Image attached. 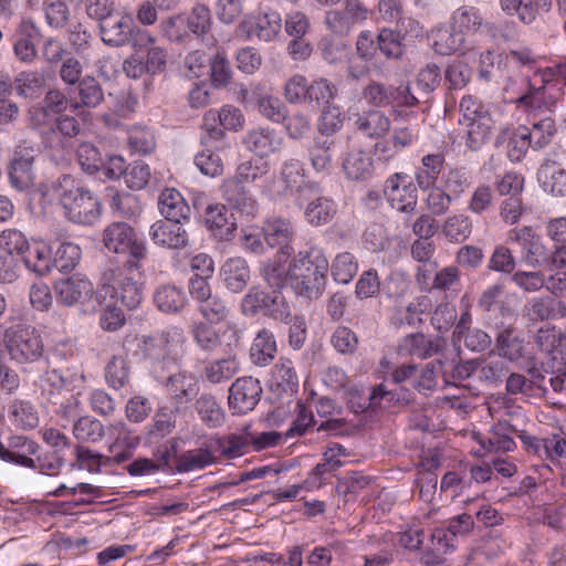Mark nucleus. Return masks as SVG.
Here are the masks:
<instances>
[{
    "instance_id": "obj_46",
    "label": "nucleus",
    "mask_w": 566,
    "mask_h": 566,
    "mask_svg": "<svg viewBox=\"0 0 566 566\" xmlns=\"http://www.w3.org/2000/svg\"><path fill=\"white\" fill-rule=\"evenodd\" d=\"M269 168L266 160L252 158L238 166L233 180L241 185L259 182L269 174Z\"/></svg>"
},
{
    "instance_id": "obj_56",
    "label": "nucleus",
    "mask_w": 566,
    "mask_h": 566,
    "mask_svg": "<svg viewBox=\"0 0 566 566\" xmlns=\"http://www.w3.org/2000/svg\"><path fill=\"white\" fill-rule=\"evenodd\" d=\"M159 28L164 36L171 42L185 43L189 40V31L186 25L185 14H176L163 19Z\"/></svg>"
},
{
    "instance_id": "obj_7",
    "label": "nucleus",
    "mask_w": 566,
    "mask_h": 566,
    "mask_svg": "<svg viewBox=\"0 0 566 566\" xmlns=\"http://www.w3.org/2000/svg\"><path fill=\"white\" fill-rule=\"evenodd\" d=\"M369 9L360 0H345L343 9L329 10L324 22L334 34L347 35L352 29L369 18Z\"/></svg>"
},
{
    "instance_id": "obj_57",
    "label": "nucleus",
    "mask_w": 566,
    "mask_h": 566,
    "mask_svg": "<svg viewBox=\"0 0 566 566\" xmlns=\"http://www.w3.org/2000/svg\"><path fill=\"white\" fill-rule=\"evenodd\" d=\"M208 120L218 122L224 129L230 130H238L244 124L242 112L231 105H226L220 111H208Z\"/></svg>"
},
{
    "instance_id": "obj_50",
    "label": "nucleus",
    "mask_w": 566,
    "mask_h": 566,
    "mask_svg": "<svg viewBox=\"0 0 566 566\" xmlns=\"http://www.w3.org/2000/svg\"><path fill=\"white\" fill-rule=\"evenodd\" d=\"M76 157L81 168L93 175L104 166V158L99 149L92 143L85 142L78 145Z\"/></svg>"
},
{
    "instance_id": "obj_29",
    "label": "nucleus",
    "mask_w": 566,
    "mask_h": 566,
    "mask_svg": "<svg viewBox=\"0 0 566 566\" xmlns=\"http://www.w3.org/2000/svg\"><path fill=\"white\" fill-rule=\"evenodd\" d=\"M232 329H227L220 334L208 322H196L191 327V335L193 340L205 352H216L223 345V342H229L228 337Z\"/></svg>"
},
{
    "instance_id": "obj_24",
    "label": "nucleus",
    "mask_w": 566,
    "mask_h": 566,
    "mask_svg": "<svg viewBox=\"0 0 566 566\" xmlns=\"http://www.w3.org/2000/svg\"><path fill=\"white\" fill-rule=\"evenodd\" d=\"M175 338L169 331H163L157 336H142L138 343V350L151 361H160L172 354Z\"/></svg>"
},
{
    "instance_id": "obj_41",
    "label": "nucleus",
    "mask_w": 566,
    "mask_h": 566,
    "mask_svg": "<svg viewBox=\"0 0 566 566\" xmlns=\"http://www.w3.org/2000/svg\"><path fill=\"white\" fill-rule=\"evenodd\" d=\"M468 127L465 145L471 150H479L486 144L492 134L493 120L490 115H483L479 119L464 123Z\"/></svg>"
},
{
    "instance_id": "obj_2",
    "label": "nucleus",
    "mask_w": 566,
    "mask_h": 566,
    "mask_svg": "<svg viewBox=\"0 0 566 566\" xmlns=\"http://www.w3.org/2000/svg\"><path fill=\"white\" fill-rule=\"evenodd\" d=\"M329 269L325 253L318 248L300 251L289 266L292 287L300 296L318 298L326 287Z\"/></svg>"
},
{
    "instance_id": "obj_45",
    "label": "nucleus",
    "mask_w": 566,
    "mask_h": 566,
    "mask_svg": "<svg viewBox=\"0 0 566 566\" xmlns=\"http://www.w3.org/2000/svg\"><path fill=\"white\" fill-rule=\"evenodd\" d=\"M73 436L80 442L96 443L105 437V427L98 419L83 416L74 422Z\"/></svg>"
},
{
    "instance_id": "obj_42",
    "label": "nucleus",
    "mask_w": 566,
    "mask_h": 566,
    "mask_svg": "<svg viewBox=\"0 0 566 566\" xmlns=\"http://www.w3.org/2000/svg\"><path fill=\"white\" fill-rule=\"evenodd\" d=\"M216 462V457L208 447L188 450L177 457L176 470L190 472L201 470Z\"/></svg>"
},
{
    "instance_id": "obj_64",
    "label": "nucleus",
    "mask_w": 566,
    "mask_h": 566,
    "mask_svg": "<svg viewBox=\"0 0 566 566\" xmlns=\"http://www.w3.org/2000/svg\"><path fill=\"white\" fill-rule=\"evenodd\" d=\"M555 132L554 120L549 117L533 124L532 128L526 127V135L534 149L546 146Z\"/></svg>"
},
{
    "instance_id": "obj_40",
    "label": "nucleus",
    "mask_w": 566,
    "mask_h": 566,
    "mask_svg": "<svg viewBox=\"0 0 566 566\" xmlns=\"http://www.w3.org/2000/svg\"><path fill=\"white\" fill-rule=\"evenodd\" d=\"M223 195L228 203L245 216H254L256 202L247 195L241 184L230 180L224 185Z\"/></svg>"
},
{
    "instance_id": "obj_9",
    "label": "nucleus",
    "mask_w": 566,
    "mask_h": 566,
    "mask_svg": "<svg viewBox=\"0 0 566 566\" xmlns=\"http://www.w3.org/2000/svg\"><path fill=\"white\" fill-rule=\"evenodd\" d=\"M57 303L65 306L84 304L94 293L93 283L82 274L61 279L54 284Z\"/></svg>"
},
{
    "instance_id": "obj_44",
    "label": "nucleus",
    "mask_w": 566,
    "mask_h": 566,
    "mask_svg": "<svg viewBox=\"0 0 566 566\" xmlns=\"http://www.w3.org/2000/svg\"><path fill=\"white\" fill-rule=\"evenodd\" d=\"M77 85L80 102L72 103L74 111L81 106L95 108L104 101L103 88L95 77L84 76Z\"/></svg>"
},
{
    "instance_id": "obj_38",
    "label": "nucleus",
    "mask_w": 566,
    "mask_h": 566,
    "mask_svg": "<svg viewBox=\"0 0 566 566\" xmlns=\"http://www.w3.org/2000/svg\"><path fill=\"white\" fill-rule=\"evenodd\" d=\"M305 104L312 108H322L331 104L337 94L336 86L324 77H318L308 83Z\"/></svg>"
},
{
    "instance_id": "obj_22",
    "label": "nucleus",
    "mask_w": 566,
    "mask_h": 566,
    "mask_svg": "<svg viewBox=\"0 0 566 566\" xmlns=\"http://www.w3.org/2000/svg\"><path fill=\"white\" fill-rule=\"evenodd\" d=\"M281 138L276 136L273 129L268 127H258L247 133L243 138L245 147L262 158L275 153L280 149Z\"/></svg>"
},
{
    "instance_id": "obj_5",
    "label": "nucleus",
    "mask_w": 566,
    "mask_h": 566,
    "mask_svg": "<svg viewBox=\"0 0 566 566\" xmlns=\"http://www.w3.org/2000/svg\"><path fill=\"white\" fill-rule=\"evenodd\" d=\"M104 247L111 253L122 254L126 259L123 263L143 262L147 256V247L135 229L126 222H112L102 234Z\"/></svg>"
},
{
    "instance_id": "obj_47",
    "label": "nucleus",
    "mask_w": 566,
    "mask_h": 566,
    "mask_svg": "<svg viewBox=\"0 0 566 566\" xmlns=\"http://www.w3.org/2000/svg\"><path fill=\"white\" fill-rule=\"evenodd\" d=\"M483 23L480 11L470 6L458 8L452 14V27L461 33H474Z\"/></svg>"
},
{
    "instance_id": "obj_3",
    "label": "nucleus",
    "mask_w": 566,
    "mask_h": 566,
    "mask_svg": "<svg viewBox=\"0 0 566 566\" xmlns=\"http://www.w3.org/2000/svg\"><path fill=\"white\" fill-rule=\"evenodd\" d=\"M53 195L64 210L65 217L78 224H93L101 216L98 198L81 187L72 176L63 175L52 186Z\"/></svg>"
},
{
    "instance_id": "obj_43",
    "label": "nucleus",
    "mask_w": 566,
    "mask_h": 566,
    "mask_svg": "<svg viewBox=\"0 0 566 566\" xmlns=\"http://www.w3.org/2000/svg\"><path fill=\"white\" fill-rule=\"evenodd\" d=\"M193 406L200 417V420L206 426L210 428H217L222 424L224 415L213 395L202 394L196 399Z\"/></svg>"
},
{
    "instance_id": "obj_63",
    "label": "nucleus",
    "mask_w": 566,
    "mask_h": 566,
    "mask_svg": "<svg viewBox=\"0 0 566 566\" xmlns=\"http://www.w3.org/2000/svg\"><path fill=\"white\" fill-rule=\"evenodd\" d=\"M308 81L302 74H294L284 84V98L290 104H305Z\"/></svg>"
},
{
    "instance_id": "obj_61",
    "label": "nucleus",
    "mask_w": 566,
    "mask_h": 566,
    "mask_svg": "<svg viewBox=\"0 0 566 566\" xmlns=\"http://www.w3.org/2000/svg\"><path fill=\"white\" fill-rule=\"evenodd\" d=\"M263 315L283 323L292 322L291 305L277 291L270 294Z\"/></svg>"
},
{
    "instance_id": "obj_16",
    "label": "nucleus",
    "mask_w": 566,
    "mask_h": 566,
    "mask_svg": "<svg viewBox=\"0 0 566 566\" xmlns=\"http://www.w3.org/2000/svg\"><path fill=\"white\" fill-rule=\"evenodd\" d=\"M166 388L176 411H180L199 392L198 379L187 373H178L168 377Z\"/></svg>"
},
{
    "instance_id": "obj_26",
    "label": "nucleus",
    "mask_w": 566,
    "mask_h": 566,
    "mask_svg": "<svg viewBox=\"0 0 566 566\" xmlns=\"http://www.w3.org/2000/svg\"><path fill=\"white\" fill-rule=\"evenodd\" d=\"M158 209L165 219L170 221L188 220L191 209L182 195L174 189L166 188L158 198Z\"/></svg>"
},
{
    "instance_id": "obj_35",
    "label": "nucleus",
    "mask_w": 566,
    "mask_h": 566,
    "mask_svg": "<svg viewBox=\"0 0 566 566\" xmlns=\"http://www.w3.org/2000/svg\"><path fill=\"white\" fill-rule=\"evenodd\" d=\"M276 343L272 332L263 328L253 339L250 357L253 364L259 366L269 365L275 356Z\"/></svg>"
},
{
    "instance_id": "obj_10",
    "label": "nucleus",
    "mask_w": 566,
    "mask_h": 566,
    "mask_svg": "<svg viewBox=\"0 0 566 566\" xmlns=\"http://www.w3.org/2000/svg\"><path fill=\"white\" fill-rule=\"evenodd\" d=\"M228 339L229 342L226 343L227 349L224 350L227 355L222 358L210 361L203 370L206 379L213 385L231 379L240 369V363L237 354L233 353V347H238L239 345V336L237 332H231Z\"/></svg>"
},
{
    "instance_id": "obj_59",
    "label": "nucleus",
    "mask_w": 566,
    "mask_h": 566,
    "mask_svg": "<svg viewBox=\"0 0 566 566\" xmlns=\"http://www.w3.org/2000/svg\"><path fill=\"white\" fill-rule=\"evenodd\" d=\"M45 22L52 29H63L70 20V10L63 0L43 3Z\"/></svg>"
},
{
    "instance_id": "obj_51",
    "label": "nucleus",
    "mask_w": 566,
    "mask_h": 566,
    "mask_svg": "<svg viewBox=\"0 0 566 566\" xmlns=\"http://www.w3.org/2000/svg\"><path fill=\"white\" fill-rule=\"evenodd\" d=\"M442 366L443 364L441 356L426 364L422 367L420 375H418V373L416 374L412 387L420 394L427 395L428 391L432 390L436 387L437 375L442 376Z\"/></svg>"
},
{
    "instance_id": "obj_52",
    "label": "nucleus",
    "mask_w": 566,
    "mask_h": 566,
    "mask_svg": "<svg viewBox=\"0 0 566 566\" xmlns=\"http://www.w3.org/2000/svg\"><path fill=\"white\" fill-rule=\"evenodd\" d=\"M336 212L335 205L327 198H317L312 201L306 210V220L313 226H322L329 222Z\"/></svg>"
},
{
    "instance_id": "obj_21",
    "label": "nucleus",
    "mask_w": 566,
    "mask_h": 566,
    "mask_svg": "<svg viewBox=\"0 0 566 566\" xmlns=\"http://www.w3.org/2000/svg\"><path fill=\"white\" fill-rule=\"evenodd\" d=\"M509 240L518 244L522 261L525 264L532 268L541 265V258L544 256V247L531 228L524 227L512 230Z\"/></svg>"
},
{
    "instance_id": "obj_20",
    "label": "nucleus",
    "mask_w": 566,
    "mask_h": 566,
    "mask_svg": "<svg viewBox=\"0 0 566 566\" xmlns=\"http://www.w3.org/2000/svg\"><path fill=\"white\" fill-rule=\"evenodd\" d=\"M495 349L500 357L516 363L525 356V339L513 325L501 326L495 337Z\"/></svg>"
},
{
    "instance_id": "obj_17",
    "label": "nucleus",
    "mask_w": 566,
    "mask_h": 566,
    "mask_svg": "<svg viewBox=\"0 0 566 566\" xmlns=\"http://www.w3.org/2000/svg\"><path fill=\"white\" fill-rule=\"evenodd\" d=\"M263 232L270 247H280L277 255H280L281 261H287L294 251L290 245V241L294 235L291 222L281 218L269 220L263 227Z\"/></svg>"
},
{
    "instance_id": "obj_53",
    "label": "nucleus",
    "mask_w": 566,
    "mask_h": 566,
    "mask_svg": "<svg viewBox=\"0 0 566 566\" xmlns=\"http://www.w3.org/2000/svg\"><path fill=\"white\" fill-rule=\"evenodd\" d=\"M198 311L205 318V322L210 324H219L226 321L229 316V307L226 302L218 295H211L198 305Z\"/></svg>"
},
{
    "instance_id": "obj_15",
    "label": "nucleus",
    "mask_w": 566,
    "mask_h": 566,
    "mask_svg": "<svg viewBox=\"0 0 566 566\" xmlns=\"http://www.w3.org/2000/svg\"><path fill=\"white\" fill-rule=\"evenodd\" d=\"M281 29L282 19L280 13L272 11L256 17L253 23L242 21L237 27L235 32L238 35H245L247 38L254 34L260 41L271 42L280 34Z\"/></svg>"
},
{
    "instance_id": "obj_48",
    "label": "nucleus",
    "mask_w": 566,
    "mask_h": 566,
    "mask_svg": "<svg viewBox=\"0 0 566 566\" xmlns=\"http://www.w3.org/2000/svg\"><path fill=\"white\" fill-rule=\"evenodd\" d=\"M81 256L80 248L71 242H63L52 255V270L59 272H71L77 264Z\"/></svg>"
},
{
    "instance_id": "obj_55",
    "label": "nucleus",
    "mask_w": 566,
    "mask_h": 566,
    "mask_svg": "<svg viewBox=\"0 0 566 566\" xmlns=\"http://www.w3.org/2000/svg\"><path fill=\"white\" fill-rule=\"evenodd\" d=\"M28 241L23 233L15 229H8L0 234V253L17 256L22 260Z\"/></svg>"
},
{
    "instance_id": "obj_37",
    "label": "nucleus",
    "mask_w": 566,
    "mask_h": 566,
    "mask_svg": "<svg viewBox=\"0 0 566 566\" xmlns=\"http://www.w3.org/2000/svg\"><path fill=\"white\" fill-rule=\"evenodd\" d=\"M11 422L20 429H34L39 424V415L33 405L23 399H13L8 407Z\"/></svg>"
},
{
    "instance_id": "obj_19",
    "label": "nucleus",
    "mask_w": 566,
    "mask_h": 566,
    "mask_svg": "<svg viewBox=\"0 0 566 566\" xmlns=\"http://www.w3.org/2000/svg\"><path fill=\"white\" fill-rule=\"evenodd\" d=\"M67 106L69 99L61 90H49L43 98V105L30 111V124L32 128L56 116L63 115Z\"/></svg>"
},
{
    "instance_id": "obj_8",
    "label": "nucleus",
    "mask_w": 566,
    "mask_h": 566,
    "mask_svg": "<svg viewBox=\"0 0 566 566\" xmlns=\"http://www.w3.org/2000/svg\"><path fill=\"white\" fill-rule=\"evenodd\" d=\"M446 348L447 340L442 336L428 337L422 333H411L400 339L397 353L402 357L424 360L436 355L441 356Z\"/></svg>"
},
{
    "instance_id": "obj_39",
    "label": "nucleus",
    "mask_w": 566,
    "mask_h": 566,
    "mask_svg": "<svg viewBox=\"0 0 566 566\" xmlns=\"http://www.w3.org/2000/svg\"><path fill=\"white\" fill-rule=\"evenodd\" d=\"M472 221L463 214L449 216L441 226V233L452 243L464 242L472 233Z\"/></svg>"
},
{
    "instance_id": "obj_6",
    "label": "nucleus",
    "mask_w": 566,
    "mask_h": 566,
    "mask_svg": "<svg viewBox=\"0 0 566 566\" xmlns=\"http://www.w3.org/2000/svg\"><path fill=\"white\" fill-rule=\"evenodd\" d=\"M33 128L39 133L45 148L52 150L69 148L71 139L81 132L78 120L73 116L64 114Z\"/></svg>"
},
{
    "instance_id": "obj_4",
    "label": "nucleus",
    "mask_w": 566,
    "mask_h": 566,
    "mask_svg": "<svg viewBox=\"0 0 566 566\" xmlns=\"http://www.w3.org/2000/svg\"><path fill=\"white\" fill-rule=\"evenodd\" d=\"M3 344L10 359L17 364L38 361L44 353V344L35 327L27 324H15L6 328Z\"/></svg>"
},
{
    "instance_id": "obj_62",
    "label": "nucleus",
    "mask_w": 566,
    "mask_h": 566,
    "mask_svg": "<svg viewBox=\"0 0 566 566\" xmlns=\"http://www.w3.org/2000/svg\"><path fill=\"white\" fill-rule=\"evenodd\" d=\"M112 209L124 218H133L142 212V205L136 195L129 192L119 193L112 190Z\"/></svg>"
},
{
    "instance_id": "obj_49",
    "label": "nucleus",
    "mask_w": 566,
    "mask_h": 566,
    "mask_svg": "<svg viewBox=\"0 0 566 566\" xmlns=\"http://www.w3.org/2000/svg\"><path fill=\"white\" fill-rule=\"evenodd\" d=\"M185 21L189 35L193 34L197 36L205 35L211 29L212 19L210 10L207 6L198 3L196 4L188 15H185Z\"/></svg>"
},
{
    "instance_id": "obj_36",
    "label": "nucleus",
    "mask_w": 566,
    "mask_h": 566,
    "mask_svg": "<svg viewBox=\"0 0 566 566\" xmlns=\"http://www.w3.org/2000/svg\"><path fill=\"white\" fill-rule=\"evenodd\" d=\"M343 169L348 179L364 180L371 174L373 160L366 151L353 149L345 157Z\"/></svg>"
},
{
    "instance_id": "obj_18",
    "label": "nucleus",
    "mask_w": 566,
    "mask_h": 566,
    "mask_svg": "<svg viewBox=\"0 0 566 566\" xmlns=\"http://www.w3.org/2000/svg\"><path fill=\"white\" fill-rule=\"evenodd\" d=\"M133 25L134 22L129 17L117 12L98 24L101 39L109 46L120 48L127 45Z\"/></svg>"
},
{
    "instance_id": "obj_32",
    "label": "nucleus",
    "mask_w": 566,
    "mask_h": 566,
    "mask_svg": "<svg viewBox=\"0 0 566 566\" xmlns=\"http://www.w3.org/2000/svg\"><path fill=\"white\" fill-rule=\"evenodd\" d=\"M221 276L228 290L241 292L250 280V269L241 258L229 259L221 268Z\"/></svg>"
},
{
    "instance_id": "obj_31",
    "label": "nucleus",
    "mask_w": 566,
    "mask_h": 566,
    "mask_svg": "<svg viewBox=\"0 0 566 566\" xmlns=\"http://www.w3.org/2000/svg\"><path fill=\"white\" fill-rule=\"evenodd\" d=\"M154 303L164 313H179L187 303L181 287L175 284H163L154 293Z\"/></svg>"
},
{
    "instance_id": "obj_30",
    "label": "nucleus",
    "mask_w": 566,
    "mask_h": 566,
    "mask_svg": "<svg viewBox=\"0 0 566 566\" xmlns=\"http://www.w3.org/2000/svg\"><path fill=\"white\" fill-rule=\"evenodd\" d=\"M22 261L29 270L45 275L52 271V250L44 242L28 243Z\"/></svg>"
},
{
    "instance_id": "obj_58",
    "label": "nucleus",
    "mask_w": 566,
    "mask_h": 566,
    "mask_svg": "<svg viewBox=\"0 0 566 566\" xmlns=\"http://www.w3.org/2000/svg\"><path fill=\"white\" fill-rule=\"evenodd\" d=\"M335 145L329 137L316 138L310 150L311 161L315 170L324 171L332 163V150Z\"/></svg>"
},
{
    "instance_id": "obj_54",
    "label": "nucleus",
    "mask_w": 566,
    "mask_h": 566,
    "mask_svg": "<svg viewBox=\"0 0 566 566\" xmlns=\"http://www.w3.org/2000/svg\"><path fill=\"white\" fill-rule=\"evenodd\" d=\"M331 270L336 282L347 284L356 275L358 265L352 253L343 252L336 255Z\"/></svg>"
},
{
    "instance_id": "obj_1",
    "label": "nucleus",
    "mask_w": 566,
    "mask_h": 566,
    "mask_svg": "<svg viewBox=\"0 0 566 566\" xmlns=\"http://www.w3.org/2000/svg\"><path fill=\"white\" fill-rule=\"evenodd\" d=\"M142 262L109 264L101 274L98 297L120 303L129 310L143 300Z\"/></svg>"
},
{
    "instance_id": "obj_33",
    "label": "nucleus",
    "mask_w": 566,
    "mask_h": 566,
    "mask_svg": "<svg viewBox=\"0 0 566 566\" xmlns=\"http://www.w3.org/2000/svg\"><path fill=\"white\" fill-rule=\"evenodd\" d=\"M442 153L428 154L422 157L421 166L416 170V182L421 190H429L436 186L439 175L444 165Z\"/></svg>"
},
{
    "instance_id": "obj_28",
    "label": "nucleus",
    "mask_w": 566,
    "mask_h": 566,
    "mask_svg": "<svg viewBox=\"0 0 566 566\" xmlns=\"http://www.w3.org/2000/svg\"><path fill=\"white\" fill-rule=\"evenodd\" d=\"M12 86L19 96L25 98H38L46 86V76L43 71H22L17 74Z\"/></svg>"
},
{
    "instance_id": "obj_12",
    "label": "nucleus",
    "mask_w": 566,
    "mask_h": 566,
    "mask_svg": "<svg viewBox=\"0 0 566 566\" xmlns=\"http://www.w3.org/2000/svg\"><path fill=\"white\" fill-rule=\"evenodd\" d=\"M262 387L253 377L238 378L229 389V406L237 413H247L258 405Z\"/></svg>"
},
{
    "instance_id": "obj_23",
    "label": "nucleus",
    "mask_w": 566,
    "mask_h": 566,
    "mask_svg": "<svg viewBox=\"0 0 566 566\" xmlns=\"http://www.w3.org/2000/svg\"><path fill=\"white\" fill-rule=\"evenodd\" d=\"M205 221L212 234L219 240H230L237 229L233 214H229L228 209L223 205L207 207Z\"/></svg>"
},
{
    "instance_id": "obj_34",
    "label": "nucleus",
    "mask_w": 566,
    "mask_h": 566,
    "mask_svg": "<svg viewBox=\"0 0 566 566\" xmlns=\"http://www.w3.org/2000/svg\"><path fill=\"white\" fill-rule=\"evenodd\" d=\"M412 115V112L408 113L401 109L392 111L394 116V129H392V143L394 148L402 149L410 146L418 138V127L415 124L406 123V119Z\"/></svg>"
},
{
    "instance_id": "obj_60",
    "label": "nucleus",
    "mask_w": 566,
    "mask_h": 566,
    "mask_svg": "<svg viewBox=\"0 0 566 566\" xmlns=\"http://www.w3.org/2000/svg\"><path fill=\"white\" fill-rule=\"evenodd\" d=\"M441 81L440 69L436 64H428L421 69L416 78V91L420 98L433 92Z\"/></svg>"
},
{
    "instance_id": "obj_13",
    "label": "nucleus",
    "mask_w": 566,
    "mask_h": 566,
    "mask_svg": "<svg viewBox=\"0 0 566 566\" xmlns=\"http://www.w3.org/2000/svg\"><path fill=\"white\" fill-rule=\"evenodd\" d=\"M149 237L163 248L182 250L189 245V233L182 221L158 220L150 226Z\"/></svg>"
},
{
    "instance_id": "obj_14",
    "label": "nucleus",
    "mask_w": 566,
    "mask_h": 566,
    "mask_svg": "<svg viewBox=\"0 0 566 566\" xmlns=\"http://www.w3.org/2000/svg\"><path fill=\"white\" fill-rule=\"evenodd\" d=\"M24 144L25 142L15 148L9 169L10 184L19 191L29 189L34 180L33 161L35 150Z\"/></svg>"
},
{
    "instance_id": "obj_25",
    "label": "nucleus",
    "mask_w": 566,
    "mask_h": 566,
    "mask_svg": "<svg viewBox=\"0 0 566 566\" xmlns=\"http://www.w3.org/2000/svg\"><path fill=\"white\" fill-rule=\"evenodd\" d=\"M354 127L366 137L380 138L388 133L390 119L379 109H369L354 115Z\"/></svg>"
},
{
    "instance_id": "obj_11",
    "label": "nucleus",
    "mask_w": 566,
    "mask_h": 566,
    "mask_svg": "<svg viewBox=\"0 0 566 566\" xmlns=\"http://www.w3.org/2000/svg\"><path fill=\"white\" fill-rule=\"evenodd\" d=\"M40 30L31 18H22L12 34V50L15 59L22 63L31 64L38 56L34 39Z\"/></svg>"
},
{
    "instance_id": "obj_27",
    "label": "nucleus",
    "mask_w": 566,
    "mask_h": 566,
    "mask_svg": "<svg viewBox=\"0 0 566 566\" xmlns=\"http://www.w3.org/2000/svg\"><path fill=\"white\" fill-rule=\"evenodd\" d=\"M442 358V378L446 384H454L455 381H462L468 379L479 368L478 360H465L462 361L458 355L446 353V349L441 354Z\"/></svg>"
}]
</instances>
